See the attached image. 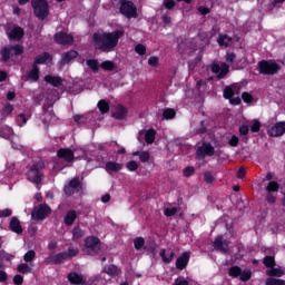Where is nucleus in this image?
I'll return each instance as SVG.
<instances>
[{
  "mask_svg": "<svg viewBox=\"0 0 285 285\" xmlns=\"http://www.w3.org/2000/svg\"><path fill=\"white\" fill-rule=\"evenodd\" d=\"M121 37H124V30L94 33V41L96 43V48L101 50V52H112V50L117 48Z\"/></svg>",
  "mask_w": 285,
  "mask_h": 285,
  "instance_id": "nucleus-1",
  "label": "nucleus"
},
{
  "mask_svg": "<svg viewBox=\"0 0 285 285\" xmlns=\"http://www.w3.org/2000/svg\"><path fill=\"white\" fill-rule=\"evenodd\" d=\"M43 168H46V163H43V160H38L29 167V170L26 174L28 181L35 184L38 190L41 189V185L43 184V173H41Z\"/></svg>",
  "mask_w": 285,
  "mask_h": 285,
  "instance_id": "nucleus-2",
  "label": "nucleus"
},
{
  "mask_svg": "<svg viewBox=\"0 0 285 285\" xmlns=\"http://www.w3.org/2000/svg\"><path fill=\"white\" fill-rule=\"evenodd\" d=\"M31 6L33 8V13L41 21L48 19V14H50L48 1L46 0H31Z\"/></svg>",
  "mask_w": 285,
  "mask_h": 285,
  "instance_id": "nucleus-3",
  "label": "nucleus"
},
{
  "mask_svg": "<svg viewBox=\"0 0 285 285\" xmlns=\"http://www.w3.org/2000/svg\"><path fill=\"white\" fill-rule=\"evenodd\" d=\"M99 250H101V242L99 238L89 236L85 239V246L82 248L85 255H97Z\"/></svg>",
  "mask_w": 285,
  "mask_h": 285,
  "instance_id": "nucleus-4",
  "label": "nucleus"
},
{
  "mask_svg": "<svg viewBox=\"0 0 285 285\" xmlns=\"http://www.w3.org/2000/svg\"><path fill=\"white\" fill-rule=\"evenodd\" d=\"M120 14H124L127 19H137V7L130 0H120Z\"/></svg>",
  "mask_w": 285,
  "mask_h": 285,
  "instance_id": "nucleus-5",
  "label": "nucleus"
},
{
  "mask_svg": "<svg viewBox=\"0 0 285 285\" xmlns=\"http://www.w3.org/2000/svg\"><path fill=\"white\" fill-rule=\"evenodd\" d=\"M2 61H10L12 57H19V55H23V46H8L1 49Z\"/></svg>",
  "mask_w": 285,
  "mask_h": 285,
  "instance_id": "nucleus-6",
  "label": "nucleus"
},
{
  "mask_svg": "<svg viewBox=\"0 0 285 285\" xmlns=\"http://www.w3.org/2000/svg\"><path fill=\"white\" fill-rule=\"evenodd\" d=\"M51 213L52 209L50 208V206H48L47 204H42L33 208L31 217L32 219H35V222H43V219H46V217H48V215H50Z\"/></svg>",
  "mask_w": 285,
  "mask_h": 285,
  "instance_id": "nucleus-7",
  "label": "nucleus"
},
{
  "mask_svg": "<svg viewBox=\"0 0 285 285\" xmlns=\"http://www.w3.org/2000/svg\"><path fill=\"white\" fill-rule=\"evenodd\" d=\"M258 66L261 75H277L279 72V65L276 62L262 60Z\"/></svg>",
  "mask_w": 285,
  "mask_h": 285,
  "instance_id": "nucleus-8",
  "label": "nucleus"
},
{
  "mask_svg": "<svg viewBox=\"0 0 285 285\" xmlns=\"http://www.w3.org/2000/svg\"><path fill=\"white\" fill-rule=\"evenodd\" d=\"M267 135H269V137H282L285 135V121L269 125L267 127Z\"/></svg>",
  "mask_w": 285,
  "mask_h": 285,
  "instance_id": "nucleus-9",
  "label": "nucleus"
},
{
  "mask_svg": "<svg viewBox=\"0 0 285 285\" xmlns=\"http://www.w3.org/2000/svg\"><path fill=\"white\" fill-rule=\"evenodd\" d=\"M55 41L60 46H72V43H75V38L70 33L60 31L55 35Z\"/></svg>",
  "mask_w": 285,
  "mask_h": 285,
  "instance_id": "nucleus-10",
  "label": "nucleus"
},
{
  "mask_svg": "<svg viewBox=\"0 0 285 285\" xmlns=\"http://www.w3.org/2000/svg\"><path fill=\"white\" fill-rule=\"evenodd\" d=\"M57 157L63 159L66 164H72L75 161V151L70 148H61L57 151Z\"/></svg>",
  "mask_w": 285,
  "mask_h": 285,
  "instance_id": "nucleus-11",
  "label": "nucleus"
},
{
  "mask_svg": "<svg viewBox=\"0 0 285 285\" xmlns=\"http://www.w3.org/2000/svg\"><path fill=\"white\" fill-rule=\"evenodd\" d=\"M197 155L198 157H200L202 159H204V157H213V155H215V147H213V145L208 144V142H204L198 149H197Z\"/></svg>",
  "mask_w": 285,
  "mask_h": 285,
  "instance_id": "nucleus-12",
  "label": "nucleus"
},
{
  "mask_svg": "<svg viewBox=\"0 0 285 285\" xmlns=\"http://www.w3.org/2000/svg\"><path fill=\"white\" fill-rule=\"evenodd\" d=\"M230 66H228L226 62H222L220 65H213L212 66V72L215 75L218 73V79H224L227 72H229Z\"/></svg>",
  "mask_w": 285,
  "mask_h": 285,
  "instance_id": "nucleus-13",
  "label": "nucleus"
},
{
  "mask_svg": "<svg viewBox=\"0 0 285 285\" xmlns=\"http://www.w3.org/2000/svg\"><path fill=\"white\" fill-rule=\"evenodd\" d=\"M80 186H81V180H79V177H75L69 181L67 186H65V194L68 196L75 195L78 188H80Z\"/></svg>",
  "mask_w": 285,
  "mask_h": 285,
  "instance_id": "nucleus-14",
  "label": "nucleus"
},
{
  "mask_svg": "<svg viewBox=\"0 0 285 285\" xmlns=\"http://www.w3.org/2000/svg\"><path fill=\"white\" fill-rule=\"evenodd\" d=\"M214 248L219 253H228V240H224L223 236H217L214 240Z\"/></svg>",
  "mask_w": 285,
  "mask_h": 285,
  "instance_id": "nucleus-15",
  "label": "nucleus"
},
{
  "mask_svg": "<svg viewBox=\"0 0 285 285\" xmlns=\"http://www.w3.org/2000/svg\"><path fill=\"white\" fill-rule=\"evenodd\" d=\"M67 278L70 282V284H73V285L86 284V277H83L82 274H79L77 272L69 273Z\"/></svg>",
  "mask_w": 285,
  "mask_h": 285,
  "instance_id": "nucleus-16",
  "label": "nucleus"
},
{
  "mask_svg": "<svg viewBox=\"0 0 285 285\" xmlns=\"http://www.w3.org/2000/svg\"><path fill=\"white\" fill-rule=\"evenodd\" d=\"M47 259L49 264H63V262L68 261V253L61 252L56 255H50Z\"/></svg>",
  "mask_w": 285,
  "mask_h": 285,
  "instance_id": "nucleus-17",
  "label": "nucleus"
},
{
  "mask_svg": "<svg viewBox=\"0 0 285 285\" xmlns=\"http://www.w3.org/2000/svg\"><path fill=\"white\" fill-rule=\"evenodd\" d=\"M189 259H190V253L188 252L183 253L181 256L176 259V268H178V271H184V268L188 266Z\"/></svg>",
  "mask_w": 285,
  "mask_h": 285,
  "instance_id": "nucleus-18",
  "label": "nucleus"
},
{
  "mask_svg": "<svg viewBox=\"0 0 285 285\" xmlns=\"http://www.w3.org/2000/svg\"><path fill=\"white\" fill-rule=\"evenodd\" d=\"M45 81L53 86V88H59V86L63 83V79H61V77L51 75L46 76Z\"/></svg>",
  "mask_w": 285,
  "mask_h": 285,
  "instance_id": "nucleus-19",
  "label": "nucleus"
},
{
  "mask_svg": "<svg viewBox=\"0 0 285 285\" xmlns=\"http://www.w3.org/2000/svg\"><path fill=\"white\" fill-rule=\"evenodd\" d=\"M104 273L109 275V277H118V275H121V269L116 265H106L104 267Z\"/></svg>",
  "mask_w": 285,
  "mask_h": 285,
  "instance_id": "nucleus-20",
  "label": "nucleus"
},
{
  "mask_svg": "<svg viewBox=\"0 0 285 285\" xmlns=\"http://www.w3.org/2000/svg\"><path fill=\"white\" fill-rule=\"evenodd\" d=\"M77 57H79V52H77L76 50H70L62 55L61 61L63 65L70 63V61H75Z\"/></svg>",
  "mask_w": 285,
  "mask_h": 285,
  "instance_id": "nucleus-21",
  "label": "nucleus"
},
{
  "mask_svg": "<svg viewBox=\"0 0 285 285\" xmlns=\"http://www.w3.org/2000/svg\"><path fill=\"white\" fill-rule=\"evenodd\" d=\"M10 229L12 230V233H17V235H21V233H23V227H21V222L19 220V218H11Z\"/></svg>",
  "mask_w": 285,
  "mask_h": 285,
  "instance_id": "nucleus-22",
  "label": "nucleus"
},
{
  "mask_svg": "<svg viewBox=\"0 0 285 285\" xmlns=\"http://www.w3.org/2000/svg\"><path fill=\"white\" fill-rule=\"evenodd\" d=\"M8 37L9 39H14V41H20V39H23V30L21 27H16L8 32Z\"/></svg>",
  "mask_w": 285,
  "mask_h": 285,
  "instance_id": "nucleus-23",
  "label": "nucleus"
},
{
  "mask_svg": "<svg viewBox=\"0 0 285 285\" xmlns=\"http://www.w3.org/2000/svg\"><path fill=\"white\" fill-rule=\"evenodd\" d=\"M121 168H124V165L116 161H108L105 166V170L108 173H119Z\"/></svg>",
  "mask_w": 285,
  "mask_h": 285,
  "instance_id": "nucleus-24",
  "label": "nucleus"
},
{
  "mask_svg": "<svg viewBox=\"0 0 285 285\" xmlns=\"http://www.w3.org/2000/svg\"><path fill=\"white\" fill-rule=\"evenodd\" d=\"M77 219V212L76 210H69L65 216V224L66 226H72Z\"/></svg>",
  "mask_w": 285,
  "mask_h": 285,
  "instance_id": "nucleus-25",
  "label": "nucleus"
},
{
  "mask_svg": "<svg viewBox=\"0 0 285 285\" xmlns=\"http://www.w3.org/2000/svg\"><path fill=\"white\" fill-rule=\"evenodd\" d=\"M159 255H160L164 264H170V262H173V259H175V252H169L166 255V249H160Z\"/></svg>",
  "mask_w": 285,
  "mask_h": 285,
  "instance_id": "nucleus-26",
  "label": "nucleus"
},
{
  "mask_svg": "<svg viewBox=\"0 0 285 285\" xmlns=\"http://www.w3.org/2000/svg\"><path fill=\"white\" fill-rule=\"evenodd\" d=\"M126 115H128L126 108L124 106H117L112 117H115V119H126Z\"/></svg>",
  "mask_w": 285,
  "mask_h": 285,
  "instance_id": "nucleus-27",
  "label": "nucleus"
},
{
  "mask_svg": "<svg viewBox=\"0 0 285 285\" xmlns=\"http://www.w3.org/2000/svg\"><path fill=\"white\" fill-rule=\"evenodd\" d=\"M284 269L282 268H275L272 267L271 269L266 271V275H268V277H284Z\"/></svg>",
  "mask_w": 285,
  "mask_h": 285,
  "instance_id": "nucleus-28",
  "label": "nucleus"
},
{
  "mask_svg": "<svg viewBox=\"0 0 285 285\" xmlns=\"http://www.w3.org/2000/svg\"><path fill=\"white\" fill-rule=\"evenodd\" d=\"M217 41L219 46H224V48H228V46H230V41H233V38H230L228 35H220Z\"/></svg>",
  "mask_w": 285,
  "mask_h": 285,
  "instance_id": "nucleus-29",
  "label": "nucleus"
},
{
  "mask_svg": "<svg viewBox=\"0 0 285 285\" xmlns=\"http://www.w3.org/2000/svg\"><path fill=\"white\" fill-rule=\"evenodd\" d=\"M28 78L31 81H39V66L33 65L32 70L29 71Z\"/></svg>",
  "mask_w": 285,
  "mask_h": 285,
  "instance_id": "nucleus-30",
  "label": "nucleus"
},
{
  "mask_svg": "<svg viewBox=\"0 0 285 285\" xmlns=\"http://www.w3.org/2000/svg\"><path fill=\"white\" fill-rule=\"evenodd\" d=\"M265 190L267 193H278L279 191V184L275 180L269 181L267 186L265 187Z\"/></svg>",
  "mask_w": 285,
  "mask_h": 285,
  "instance_id": "nucleus-31",
  "label": "nucleus"
},
{
  "mask_svg": "<svg viewBox=\"0 0 285 285\" xmlns=\"http://www.w3.org/2000/svg\"><path fill=\"white\" fill-rule=\"evenodd\" d=\"M48 59H50V53L45 52V53L38 56V57L35 59L33 66H39V65H41V63H46V61H48Z\"/></svg>",
  "mask_w": 285,
  "mask_h": 285,
  "instance_id": "nucleus-32",
  "label": "nucleus"
},
{
  "mask_svg": "<svg viewBox=\"0 0 285 285\" xmlns=\"http://www.w3.org/2000/svg\"><path fill=\"white\" fill-rule=\"evenodd\" d=\"M17 271H18V273H22V275H28V273H32V267H30L26 263H22V264L18 265Z\"/></svg>",
  "mask_w": 285,
  "mask_h": 285,
  "instance_id": "nucleus-33",
  "label": "nucleus"
},
{
  "mask_svg": "<svg viewBox=\"0 0 285 285\" xmlns=\"http://www.w3.org/2000/svg\"><path fill=\"white\" fill-rule=\"evenodd\" d=\"M98 108L102 115H106V112H109L110 110V105H108V101L106 100H100L98 102Z\"/></svg>",
  "mask_w": 285,
  "mask_h": 285,
  "instance_id": "nucleus-34",
  "label": "nucleus"
},
{
  "mask_svg": "<svg viewBox=\"0 0 285 285\" xmlns=\"http://www.w3.org/2000/svg\"><path fill=\"white\" fill-rule=\"evenodd\" d=\"M86 236V232H83L80 227H75L72 229V239H81V237Z\"/></svg>",
  "mask_w": 285,
  "mask_h": 285,
  "instance_id": "nucleus-35",
  "label": "nucleus"
},
{
  "mask_svg": "<svg viewBox=\"0 0 285 285\" xmlns=\"http://www.w3.org/2000/svg\"><path fill=\"white\" fill-rule=\"evenodd\" d=\"M100 68H102V70H107L108 72H112V70H115V62L106 60L101 62Z\"/></svg>",
  "mask_w": 285,
  "mask_h": 285,
  "instance_id": "nucleus-36",
  "label": "nucleus"
},
{
  "mask_svg": "<svg viewBox=\"0 0 285 285\" xmlns=\"http://www.w3.org/2000/svg\"><path fill=\"white\" fill-rule=\"evenodd\" d=\"M155 135H156L155 129L147 130L145 134V141L147 144H153L155 141Z\"/></svg>",
  "mask_w": 285,
  "mask_h": 285,
  "instance_id": "nucleus-37",
  "label": "nucleus"
},
{
  "mask_svg": "<svg viewBox=\"0 0 285 285\" xmlns=\"http://www.w3.org/2000/svg\"><path fill=\"white\" fill-rule=\"evenodd\" d=\"M87 66L94 70V72H98L99 71V61L96 59H88L87 60Z\"/></svg>",
  "mask_w": 285,
  "mask_h": 285,
  "instance_id": "nucleus-38",
  "label": "nucleus"
},
{
  "mask_svg": "<svg viewBox=\"0 0 285 285\" xmlns=\"http://www.w3.org/2000/svg\"><path fill=\"white\" fill-rule=\"evenodd\" d=\"M229 277H239L242 275V267L239 266H233L228 271Z\"/></svg>",
  "mask_w": 285,
  "mask_h": 285,
  "instance_id": "nucleus-39",
  "label": "nucleus"
},
{
  "mask_svg": "<svg viewBox=\"0 0 285 285\" xmlns=\"http://www.w3.org/2000/svg\"><path fill=\"white\" fill-rule=\"evenodd\" d=\"M16 124L21 128L26 126V124H28V118L26 117V115L20 114L16 118Z\"/></svg>",
  "mask_w": 285,
  "mask_h": 285,
  "instance_id": "nucleus-40",
  "label": "nucleus"
},
{
  "mask_svg": "<svg viewBox=\"0 0 285 285\" xmlns=\"http://www.w3.org/2000/svg\"><path fill=\"white\" fill-rule=\"evenodd\" d=\"M266 285H285L284 279L269 277L265 281Z\"/></svg>",
  "mask_w": 285,
  "mask_h": 285,
  "instance_id": "nucleus-41",
  "label": "nucleus"
},
{
  "mask_svg": "<svg viewBox=\"0 0 285 285\" xmlns=\"http://www.w3.org/2000/svg\"><path fill=\"white\" fill-rule=\"evenodd\" d=\"M146 244V240H144V237H137L134 240V246L136 248V250H141V248H144Z\"/></svg>",
  "mask_w": 285,
  "mask_h": 285,
  "instance_id": "nucleus-42",
  "label": "nucleus"
},
{
  "mask_svg": "<svg viewBox=\"0 0 285 285\" xmlns=\"http://www.w3.org/2000/svg\"><path fill=\"white\" fill-rule=\"evenodd\" d=\"M264 266L267 268H273L275 266V257L266 256L263 261Z\"/></svg>",
  "mask_w": 285,
  "mask_h": 285,
  "instance_id": "nucleus-43",
  "label": "nucleus"
},
{
  "mask_svg": "<svg viewBox=\"0 0 285 285\" xmlns=\"http://www.w3.org/2000/svg\"><path fill=\"white\" fill-rule=\"evenodd\" d=\"M177 112L175 109H166L163 114L164 119H175Z\"/></svg>",
  "mask_w": 285,
  "mask_h": 285,
  "instance_id": "nucleus-44",
  "label": "nucleus"
},
{
  "mask_svg": "<svg viewBox=\"0 0 285 285\" xmlns=\"http://www.w3.org/2000/svg\"><path fill=\"white\" fill-rule=\"evenodd\" d=\"M36 257H37V253H35V250H29V252H27V253L24 254L23 259H24V262L30 263V262H33V259H35Z\"/></svg>",
  "mask_w": 285,
  "mask_h": 285,
  "instance_id": "nucleus-45",
  "label": "nucleus"
},
{
  "mask_svg": "<svg viewBox=\"0 0 285 285\" xmlns=\"http://www.w3.org/2000/svg\"><path fill=\"white\" fill-rule=\"evenodd\" d=\"M79 255V248L69 247L67 253V259H70L72 257H77Z\"/></svg>",
  "mask_w": 285,
  "mask_h": 285,
  "instance_id": "nucleus-46",
  "label": "nucleus"
},
{
  "mask_svg": "<svg viewBox=\"0 0 285 285\" xmlns=\"http://www.w3.org/2000/svg\"><path fill=\"white\" fill-rule=\"evenodd\" d=\"M235 96L234 91H233V87L232 86H227L225 89H224V98L225 99H230Z\"/></svg>",
  "mask_w": 285,
  "mask_h": 285,
  "instance_id": "nucleus-47",
  "label": "nucleus"
},
{
  "mask_svg": "<svg viewBox=\"0 0 285 285\" xmlns=\"http://www.w3.org/2000/svg\"><path fill=\"white\" fill-rule=\"evenodd\" d=\"M266 202L267 204H275V202H277V196H275V193L267 191Z\"/></svg>",
  "mask_w": 285,
  "mask_h": 285,
  "instance_id": "nucleus-48",
  "label": "nucleus"
},
{
  "mask_svg": "<svg viewBox=\"0 0 285 285\" xmlns=\"http://www.w3.org/2000/svg\"><path fill=\"white\" fill-rule=\"evenodd\" d=\"M204 181H206V184H213V181H215V177L213 174H210V171L204 173Z\"/></svg>",
  "mask_w": 285,
  "mask_h": 285,
  "instance_id": "nucleus-49",
  "label": "nucleus"
},
{
  "mask_svg": "<svg viewBox=\"0 0 285 285\" xmlns=\"http://www.w3.org/2000/svg\"><path fill=\"white\" fill-rule=\"evenodd\" d=\"M184 177H193L195 175V167L188 166L184 169Z\"/></svg>",
  "mask_w": 285,
  "mask_h": 285,
  "instance_id": "nucleus-50",
  "label": "nucleus"
},
{
  "mask_svg": "<svg viewBox=\"0 0 285 285\" xmlns=\"http://www.w3.org/2000/svg\"><path fill=\"white\" fill-rule=\"evenodd\" d=\"M139 159L142 164H146V161L150 160V154L148 151H141L139 154Z\"/></svg>",
  "mask_w": 285,
  "mask_h": 285,
  "instance_id": "nucleus-51",
  "label": "nucleus"
},
{
  "mask_svg": "<svg viewBox=\"0 0 285 285\" xmlns=\"http://www.w3.org/2000/svg\"><path fill=\"white\" fill-rule=\"evenodd\" d=\"M261 128H262V124H259L258 120H254L252 126H250V131L252 132H259Z\"/></svg>",
  "mask_w": 285,
  "mask_h": 285,
  "instance_id": "nucleus-52",
  "label": "nucleus"
},
{
  "mask_svg": "<svg viewBox=\"0 0 285 285\" xmlns=\"http://www.w3.org/2000/svg\"><path fill=\"white\" fill-rule=\"evenodd\" d=\"M127 168L128 170L135 171L139 168V164H137V161L135 160H130L129 163H127Z\"/></svg>",
  "mask_w": 285,
  "mask_h": 285,
  "instance_id": "nucleus-53",
  "label": "nucleus"
},
{
  "mask_svg": "<svg viewBox=\"0 0 285 285\" xmlns=\"http://www.w3.org/2000/svg\"><path fill=\"white\" fill-rule=\"evenodd\" d=\"M242 99L245 101V104H252L253 102V95L248 92H243L242 94Z\"/></svg>",
  "mask_w": 285,
  "mask_h": 285,
  "instance_id": "nucleus-54",
  "label": "nucleus"
},
{
  "mask_svg": "<svg viewBox=\"0 0 285 285\" xmlns=\"http://www.w3.org/2000/svg\"><path fill=\"white\" fill-rule=\"evenodd\" d=\"M177 207L166 208L165 215L166 217H173V215H177Z\"/></svg>",
  "mask_w": 285,
  "mask_h": 285,
  "instance_id": "nucleus-55",
  "label": "nucleus"
},
{
  "mask_svg": "<svg viewBox=\"0 0 285 285\" xmlns=\"http://www.w3.org/2000/svg\"><path fill=\"white\" fill-rule=\"evenodd\" d=\"M250 272H242L240 271V275H239V277H240V281L242 282H248V279H250Z\"/></svg>",
  "mask_w": 285,
  "mask_h": 285,
  "instance_id": "nucleus-56",
  "label": "nucleus"
},
{
  "mask_svg": "<svg viewBox=\"0 0 285 285\" xmlns=\"http://www.w3.org/2000/svg\"><path fill=\"white\" fill-rule=\"evenodd\" d=\"M135 51L137 52V55H146V46L137 45Z\"/></svg>",
  "mask_w": 285,
  "mask_h": 285,
  "instance_id": "nucleus-57",
  "label": "nucleus"
},
{
  "mask_svg": "<svg viewBox=\"0 0 285 285\" xmlns=\"http://www.w3.org/2000/svg\"><path fill=\"white\" fill-rule=\"evenodd\" d=\"M164 6L167 10H173V8H175L176 3L174 0H164Z\"/></svg>",
  "mask_w": 285,
  "mask_h": 285,
  "instance_id": "nucleus-58",
  "label": "nucleus"
},
{
  "mask_svg": "<svg viewBox=\"0 0 285 285\" xmlns=\"http://www.w3.org/2000/svg\"><path fill=\"white\" fill-rule=\"evenodd\" d=\"M235 59H237V55L233 52L226 55L227 63H235Z\"/></svg>",
  "mask_w": 285,
  "mask_h": 285,
  "instance_id": "nucleus-59",
  "label": "nucleus"
},
{
  "mask_svg": "<svg viewBox=\"0 0 285 285\" xmlns=\"http://www.w3.org/2000/svg\"><path fill=\"white\" fill-rule=\"evenodd\" d=\"M148 65H149V66H154V67L159 66V58H157V57H150V58L148 59Z\"/></svg>",
  "mask_w": 285,
  "mask_h": 285,
  "instance_id": "nucleus-60",
  "label": "nucleus"
},
{
  "mask_svg": "<svg viewBox=\"0 0 285 285\" xmlns=\"http://www.w3.org/2000/svg\"><path fill=\"white\" fill-rule=\"evenodd\" d=\"M12 215V209H0V217H10Z\"/></svg>",
  "mask_w": 285,
  "mask_h": 285,
  "instance_id": "nucleus-61",
  "label": "nucleus"
},
{
  "mask_svg": "<svg viewBox=\"0 0 285 285\" xmlns=\"http://www.w3.org/2000/svg\"><path fill=\"white\" fill-rule=\"evenodd\" d=\"M237 177L238 179H244V177H246V168L240 167L237 171Z\"/></svg>",
  "mask_w": 285,
  "mask_h": 285,
  "instance_id": "nucleus-62",
  "label": "nucleus"
},
{
  "mask_svg": "<svg viewBox=\"0 0 285 285\" xmlns=\"http://www.w3.org/2000/svg\"><path fill=\"white\" fill-rule=\"evenodd\" d=\"M13 284H16V285H21V284H23V276H21V275H16V276L13 277Z\"/></svg>",
  "mask_w": 285,
  "mask_h": 285,
  "instance_id": "nucleus-63",
  "label": "nucleus"
},
{
  "mask_svg": "<svg viewBox=\"0 0 285 285\" xmlns=\"http://www.w3.org/2000/svg\"><path fill=\"white\" fill-rule=\"evenodd\" d=\"M239 144V138L237 136H233L232 139L229 140V146L237 147Z\"/></svg>",
  "mask_w": 285,
  "mask_h": 285,
  "instance_id": "nucleus-64",
  "label": "nucleus"
}]
</instances>
